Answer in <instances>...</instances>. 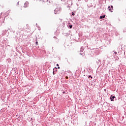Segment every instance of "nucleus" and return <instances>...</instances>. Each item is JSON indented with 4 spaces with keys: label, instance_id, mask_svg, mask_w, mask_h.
I'll use <instances>...</instances> for the list:
<instances>
[{
    "label": "nucleus",
    "instance_id": "1",
    "mask_svg": "<svg viewBox=\"0 0 126 126\" xmlns=\"http://www.w3.org/2000/svg\"><path fill=\"white\" fill-rule=\"evenodd\" d=\"M61 11H62V7H57L54 10V12L55 14H60Z\"/></svg>",
    "mask_w": 126,
    "mask_h": 126
},
{
    "label": "nucleus",
    "instance_id": "2",
    "mask_svg": "<svg viewBox=\"0 0 126 126\" xmlns=\"http://www.w3.org/2000/svg\"><path fill=\"white\" fill-rule=\"evenodd\" d=\"M108 10L109 11H110V12H113V10H114V7L113 6V5L109 6Z\"/></svg>",
    "mask_w": 126,
    "mask_h": 126
},
{
    "label": "nucleus",
    "instance_id": "3",
    "mask_svg": "<svg viewBox=\"0 0 126 126\" xmlns=\"http://www.w3.org/2000/svg\"><path fill=\"white\" fill-rule=\"evenodd\" d=\"M28 6H29V2L26 1L24 4V7H28Z\"/></svg>",
    "mask_w": 126,
    "mask_h": 126
},
{
    "label": "nucleus",
    "instance_id": "4",
    "mask_svg": "<svg viewBox=\"0 0 126 126\" xmlns=\"http://www.w3.org/2000/svg\"><path fill=\"white\" fill-rule=\"evenodd\" d=\"M116 98V96H115L114 95H111L110 96V101H114V98Z\"/></svg>",
    "mask_w": 126,
    "mask_h": 126
},
{
    "label": "nucleus",
    "instance_id": "5",
    "mask_svg": "<svg viewBox=\"0 0 126 126\" xmlns=\"http://www.w3.org/2000/svg\"><path fill=\"white\" fill-rule=\"evenodd\" d=\"M83 51H84V47H81L80 50V52L83 53Z\"/></svg>",
    "mask_w": 126,
    "mask_h": 126
},
{
    "label": "nucleus",
    "instance_id": "6",
    "mask_svg": "<svg viewBox=\"0 0 126 126\" xmlns=\"http://www.w3.org/2000/svg\"><path fill=\"white\" fill-rule=\"evenodd\" d=\"M105 15H102L100 16V19H104L105 18Z\"/></svg>",
    "mask_w": 126,
    "mask_h": 126
},
{
    "label": "nucleus",
    "instance_id": "7",
    "mask_svg": "<svg viewBox=\"0 0 126 126\" xmlns=\"http://www.w3.org/2000/svg\"><path fill=\"white\" fill-rule=\"evenodd\" d=\"M80 55H81V56H82V57L85 56V54H84V53H80Z\"/></svg>",
    "mask_w": 126,
    "mask_h": 126
},
{
    "label": "nucleus",
    "instance_id": "8",
    "mask_svg": "<svg viewBox=\"0 0 126 126\" xmlns=\"http://www.w3.org/2000/svg\"><path fill=\"white\" fill-rule=\"evenodd\" d=\"M123 32H126V28H124L123 29Z\"/></svg>",
    "mask_w": 126,
    "mask_h": 126
},
{
    "label": "nucleus",
    "instance_id": "9",
    "mask_svg": "<svg viewBox=\"0 0 126 126\" xmlns=\"http://www.w3.org/2000/svg\"><path fill=\"white\" fill-rule=\"evenodd\" d=\"M89 79H92V78H93V77H92L91 75H90V76H89Z\"/></svg>",
    "mask_w": 126,
    "mask_h": 126
},
{
    "label": "nucleus",
    "instance_id": "10",
    "mask_svg": "<svg viewBox=\"0 0 126 126\" xmlns=\"http://www.w3.org/2000/svg\"><path fill=\"white\" fill-rule=\"evenodd\" d=\"M58 76H62V73H58Z\"/></svg>",
    "mask_w": 126,
    "mask_h": 126
},
{
    "label": "nucleus",
    "instance_id": "11",
    "mask_svg": "<svg viewBox=\"0 0 126 126\" xmlns=\"http://www.w3.org/2000/svg\"><path fill=\"white\" fill-rule=\"evenodd\" d=\"M69 28H70V29H71V28H72V25H69Z\"/></svg>",
    "mask_w": 126,
    "mask_h": 126
},
{
    "label": "nucleus",
    "instance_id": "12",
    "mask_svg": "<svg viewBox=\"0 0 126 126\" xmlns=\"http://www.w3.org/2000/svg\"><path fill=\"white\" fill-rule=\"evenodd\" d=\"M114 54H115V55H117V52L115 51Z\"/></svg>",
    "mask_w": 126,
    "mask_h": 126
},
{
    "label": "nucleus",
    "instance_id": "13",
    "mask_svg": "<svg viewBox=\"0 0 126 126\" xmlns=\"http://www.w3.org/2000/svg\"><path fill=\"white\" fill-rule=\"evenodd\" d=\"M35 44H36V45H38V42H37V41H36V42H35Z\"/></svg>",
    "mask_w": 126,
    "mask_h": 126
},
{
    "label": "nucleus",
    "instance_id": "14",
    "mask_svg": "<svg viewBox=\"0 0 126 126\" xmlns=\"http://www.w3.org/2000/svg\"><path fill=\"white\" fill-rule=\"evenodd\" d=\"M55 69H57V68L55 67L53 69L54 70H55Z\"/></svg>",
    "mask_w": 126,
    "mask_h": 126
},
{
    "label": "nucleus",
    "instance_id": "15",
    "mask_svg": "<svg viewBox=\"0 0 126 126\" xmlns=\"http://www.w3.org/2000/svg\"><path fill=\"white\" fill-rule=\"evenodd\" d=\"M65 78H66V79H68V77L66 76V77H65Z\"/></svg>",
    "mask_w": 126,
    "mask_h": 126
},
{
    "label": "nucleus",
    "instance_id": "16",
    "mask_svg": "<svg viewBox=\"0 0 126 126\" xmlns=\"http://www.w3.org/2000/svg\"><path fill=\"white\" fill-rule=\"evenodd\" d=\"M104 91H105V92H106V91H107V90H106V89H105L104 90Z\"/></svg>",
    "mask_w": 126,
    "mask_h": 126
},
{
    "label": "nucleus",
    "instance_id": "17",
    "mask_svg": "<svg viewBox=\"0 0 126 126\" xmlns=\"http://www.w3.org/2000/svg\"><path fill=\"white\" fill-rule=\"evenodd\" d=\"M72 15L73 16V15H74V13H72Z\"/></svg>",
    "mask_w": 126,
    "mask_h": 126
},
{
    "label": "nucleus",
    "instance_id": "18",
    "mask_svg": "<svg viewBox=\"0 0 126 126\" xmlns=\"http://www.w3.org/2000/svg\"><path fill=\"white\" fill-rule=\"evenodd\" d=\"M53 74H55V71H53Z\"/></svg>",
    "mask_w": 126,
    "mask_h": 126
},
{
    "label": "nucleus",
    "instance_id": "19",
    "mask_svg": "<svg viewBox=\"0 0 126 126\" xmlns=\"http://www.w3.org/2000/svg\"><path fill=\"white\" fill-rule=\"evenodd\" d=\"M57 66H59V64H57Z\"/></svg>",
    "mask_w": 126,
    "mask_h": 126
},
{
    "label": "nucleus",
    "instance_id": "20",
    "mask_svg": "<svg viewBox=\"0 0 126 126\" xmlns=\"http://www.w3.org/2000/svg\"><path fill=\"white\" fill-rule=\"evenodd\" d=\"M58 68H59V69H60V67L58 66Z\"/></svg>",
    "mask_w": 126,
    "mask_h": 126
}]
</instances>
